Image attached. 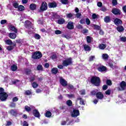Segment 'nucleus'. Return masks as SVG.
Here are the masks:
<instances>
[{"instance_id": "30", "label": "nucleus", "mask_w": 126, "mask_h": 126, "mask_svg": "<svg viewBox=\"0 0 126 126\" xmlns=\"http://www.w3.org/2000/svg\"><path fill=\"white\" fill-rule=\"evenodd\" d=\"M25 95L27 96H29V95H32V90H27L24 93Z\"/></svg>"}, {"instance_id": "8", "label": "nucleus", "mask_w": 126, "mask_h": 126, "mask_svg": "<svg viewBox=\"0 0 126 126\" xmlns=\"http://www.w3.org/2000/svg\"><path fill=\"white\" fill-rule=\"evenodd\" d=\"M32 23L30 21H26L25 22V27L27 29H31L32 28Z\"/></svg>"}, {"instance_id": "44", "label": "nucleus", "mask_w": 126, "mask_h": 126, "mask_svg": "<svg viewBox=\"0 0 126 126\" xmlns=\"http://www.w3.org/2000/svg\"><path fill=\"white\" fill-rule=\"evenodd\" d=\"M10 108H16V104L15 103L12 102L10 103V105H9Z\"/></svg>"}, {"instance_id": "18", "label": "nucleus", "mask_w": 126, "mask_h": 126, "mask_svg": "<svg viewBox=\"0 0 126 126\" xmlns=\"http://www.w3.org/2000/svg\"><path fill=\"white\" fill-rule=\"evenodd\" d=\"M120 87L121 88V90L122 91H124L126 89V83L125 81H123L121 83H120Z\"/></svg>"}, {"instance_id": "40", "label": "nucleus", "mask_w": 126, "mask_h": 126, "mask_svg": "<svg viewBox=\"0 0 126 126\" xmlns=\"http://www.w3.org/2000/svg\"><path fill=\"white\" fill-rule=\"evenodd\" d=\"M25 110H26V111L28 112V113H29V112H31V108L27 105H26L25 106Z\"/></svg>"}, {"instance_id": "20", "label": "nucleus", "mask_w": 126, "mask_h": 126, "mask_svg": "<svg viewBox=\"0 0 126 126\" xmlns=\"http://www.w3.org/2000/svg\"><path fill=\"white\" fill-rule=\"evenodd\" d=\"M116 30L117 31H118V32H124L125 28L123 26H119L116 28Z\"/></svg>"}, {"instance_id": "25", "label": "nucleus", "mask_w": 126, "mask_h": 126, "mask_svg": "<svg viewBox=\"0 0 126 126\" xmlns=\"http://www.w3.org/2000/svg\"><path fill=\"white\" fill-rule=\"evenodd\" d=\"M104 21L105 23H109L111 22V18L109 16H106L104 18Z\"/></svg>"}, {"instance_id": "23", "label": "nucleus", "mask_w": 126, "mask_h": 126, "mask_svg": "<svg viewBox=\"0 0 126 126\" xmlns=\"http://www.w3.org/2000/svg\"><path fill=\"white\" fill-rule=\"evenodd\" d=\"M65 20L63 18H60L57 21V23L58 24H60V25H62V24H63L65 23Z\"/></svg>"}, {"instance_id": "6", "label": "nucleus", "mask_w": 126, "mask_h": 126, "mask_svg": "<svg viewBox=\"0 0 126 126\" xmlns=\"http://www.w3.org/2000/svg\"><path fill=\"white\" fill-rule=\"evenodd\" d=\"M111 12L114 14V15H121L122 12L119 8H113L111 11Z\"/></svg>"}, {"instance_id": "52", "label": "nucleus", "mask_w": 126, "mask_h": 126, "mask_svg": "<svg viewBox=\"0 0 126 126\" xmlns=\"http://www.w3.org/2000/svg\"><path fill=\"white\" fill-rule=\"evenodd\" d=\"M95 59V56H92L89 58V62H93Z\"/></svg>"}, {"instance_id": "47", "label": "nucleus", "mask_w": 126, "mask_h": 126, "mask_svg": "<svg viewBox=\"0 0 126 126\" xmlns=\"http://www.w3.org/2000/svg\"><path fill=\"white\" fill-rule=\"evenodd\" d=\"M100 10L101 11H103V12H106V11L108 10V9H107V7H106L105 6H102L100 8Z\"/></svg>"}, {"instance_id": "38", "label": "nucleus", "mask_w": 126, "mask_h": 126, "mask_svg": "<svg viewBox=\"0 0 126 126\" xmlns=\"http://www.w3.org/2000/svg\"><path fill=\"white\" fill-rule=\"evenodd\" d=\"M34 38L36 40H40L41 39V36L38 33H35L34 35Z\"/></svg>"}, {"instance_id": "11", "label": "nucleus", "mask_w": 126, "mask_h": 126, "mask_svg": "<svg viewBox=\"0 0 126 126\" xmlns=\"http://www.w3.org/2000/svg\"><path fill=\"white\" fill-rule=\"evenodd\" d=\"M58 6V4L55 1L51 2L48 3L49 8H55Z\"/></svg>"}, {"instance_id": "14", "label": "nucleus", "mask_w": 126, "mask_h": 126, "mask_svg": "<svg viewBox=\"0 0 126 126\" xmlns=\"http://www.w3.org/2000/svg\"><path fill=\"white\" fill-rule=\"evenodd\" d=\"M96 97L97 99H99V100H102L103 98H104V94L102 92H97L96 94Z\"/></svg>"}, {"instance_id": "53", "label": "nucleus", "mask_w": 126, "mask_h": 126, "mask_svg": "<svg viewBox=\"0 0 126 126\" xmlns=\"http://www.w3.org/2000/svg\"><path fill=\"white\" fill-rule=\"evenodd\" d=\"M13 6L15 7V8H18V7L19 6L18 5V3L17 2H15L13 3Z\"/></svg>"}, {"instance_id": "7", "label": "nucleus", "mask_w": 126, "mask_h": 126, "mask_svg": "<svg viewBox=\"0 0 126 126\" xmlns=\"http://www.w3.org/2000/svg\"><path fill=\"white\" fill-rule=\"evenodd\" d=\"M66 28L69 30H72L74 29V25H73V23L72 21H69L66 26Z\"/></svg>"}, {"instance_id": "26", "label": "nucleus", "mask_w": 126, "mask_h": 126, "mask_svg": "<svg viewBox=\"0 0 126 126\" xmlns=\"http://www.w3.org/2000/svg\"><path fill=\"white\" fill-rule=\"evenodd\" d=\"M32 72L31 69L27 68L25 70V73L26 75H30Z\"/></svg>"}, {"instance_id": "42", "label": "nucleus", "mask_w": 126, "mask_h": 126, "mask_svg": "<svg viewBox=\"0 0 126 126\" xmlns=\"http://www.w3.org/2000/svg\"><path fill=\"white\" fill-rule=\"evenodd\" d=\"M63 4H68V0H60Z\"/></svg>"}, {"instance_id": "57", "label": "nucleus", "mask_w": 126, "mask_h": 126, "mask_svg": "<svg viewBox=\"0 0 126 126\" xmlns=\"http://www.w3.org/2000/svg\"><path fill=\"white\" fill-rule=\"evenodd\" d=\"M23 126H29V124H28V122H27V121H25L23 122Z\"/></svg>"}, {"instance_id": "56", "label": "nucleus", "mask_w": 126, "mask_h": 126, "mask_svg": "<svg viewBox=\"0 0 126 126\" xmlns=\"http://www.w3.org/2000/svg\"><path fill=\"white\" fill-rule=\"evenodd\" d=\"M67 97L69 98H75V95L74 94H67Z\"/></svg>"}, {"instance_id": "4", "label": "nucleus", "mask_w": 126, "mask_h": 126, "mask_svg": "<svg viewBox=\"0 0 126 126\" xmlns=\"http://www.w3.org/2000/svg\"><path fill=\"white\" fill-rule=\"evenodd\" d=\"M42 57H43V55L40 51H36L32 55V58L34 60H39V59H41Z\"/></svg>"}, {"instance_id": "28", "label": "nucleus", "mask_w": 126, "mask_h": 126, "mask_svg": "<svg viewBox=\"0 0 126 126\" xmlns=\"http://www.w3.org/2000/svg\"><path fill=\"white\" fill-rule=\"evenodd\" d=\"M73 15H74V14H72L71 13H68L66 14V18H70V19H74V17H73Z\"/></svg>"}, {"instance_id": "62", "label": "nucleus", "mask_w": 126, "mask_h": 126, "mask_svg": "<svg viewBox=\"0 0 126 126\" xmlns=\"http://www.w3.org/2000/svg\"><path fill=\"white\" fill-rule=\"evenodd\" d=\"M35 80V76H32L30 78V82H33Z\"/></svg>"}, {"instance_id": "3", "label": "nucleus", "mask_w": 126, "mask_h": 126, "mask_svg": "<svg viewBox=\"0 0 126 126\" xmlns=\"http://www.w3.org/2000/svg\"><path fill=\"white\" fill-rule=\"evenodd\" d=\"M72 64V59L71 58H69L66 60L63 61L62 65L63 66H68V65H71Z\"/></svg>"}, {"instance_id": "15", "label": "nucleus", "mask_w": 126, "mask_h": 126, "mask_svg": "<svg viewBox=\"0 0 126 126\" xmlns=\"http://www.w3.org/2000/svg\"><path fill=\"white\" fill-rule=\"evenodd\" d=\"M32 114L35 118H40V112L37 109L32 110Z\"/></svg>"}, {"instance_id": "49", "label": "nucleus", "mask_w": 126, "mask_h": 126, "mask_svg": "<svg viewBox=\"0 0 126 126\" xmlns=\"http://www.w3.org/2000/svg\"><path fill=\"white\" fill-rule=\"evenodd\" d=\"M86 23L87 24V25H90V24L91 23V22L90 21V20L89 18H87L85 20Z\"/></svg>"}, {"instance_id": "32", "label": "nucleus", "mask_w": 126, "mask_h": 126, "mask_svg": "<svg viewBox=\"0 0 126 126\" xmlns=\"http://www.w3.org/2000/svg\"><path fill=\"white\" fill-rule=\"evenodd\" d=\"M11 69L12 71H16V70H17V66L15 64H13L11 66Z\"/></svg>"}, {"instance_id": "43", "label": "nucleus", "mask_w": 126, "mask_h": 126, "mask_svg": "<svg viewBox=\"0 0 126 126\" xmlns=\"http://www.w3.org/2000/svg\"><path fill=\"white\" fill-rule=\"evenodd\" d=\"M102 58L104 60H108L109 59V55L107 54H103L102 55Z\"/></svg>"}, {"instance_id": "51", "label": "nucleus", "mask_w": 126, "mask_h": 126, "mask_svg": "<svg viewBox=\"0 0 126 126\" xmlns=\"http://www.w3.org/2000/svg\"><path fill=\"white\" fill-rule=\"evenodd\" d=\"M19 99L17 96H15L12 98V102L14 103V102H17Z\"/></svg>"}, {"instance_id": "19", "label": "nucleus", "mask_w": 126, "mask_h": 126, "mask_svg": "<svg viewBox=\"0 0 126 126\" xmlns=\"http://www.w3.org/2000/svg\"><path fill=\"white\" fill-rule=\"evenodd\" d=\"M31 10H36L37 9V5L35 3H32L30 5Z\"/></svg>"}, {"instance_id": "34", "label": "nucleus", "mask_w": 126, "mask_h": 126, "mask_svg": "<svg viewBox=\"0 0 126 126\" xmlns=\"http://www.w3.org/2000/svg\"><path fill=\"white\" fill-rule=\"evenodd\" d=\"M86 40L87 43H90L92 42V37H91L90 36H87Z\"/></svg>"}, {"instance_id": "33", "label": "nucleus", "mask_w": 126, "mask_h": 126, "mask_svg": "<svg viewBox=\"0 0 126 126\" xmlns=\"http://www.w3.org/2000/svg\"><path fill=\"white\" fill-rule=\"evenodd\" d=\"M5 42L7 45H13V42H12V41L10 39H7Z\"/></svg>"}, {"instance_id": "12", "label": "nucleus", "mask_w": 126, "mask_h": 126, "mask_svg": "<svg viewBox=\"0 0 126 126\" xmlns=\"http://www.w3.org/2000/svg\"><path fill=\"white\" fill-rule=\"evenodd\" d=\"M79 114V110L74 109L73 110V113L71 114V117H72V118H76V117H78Z\"/></svg>"}, {"instance_id": "22", "label": "nucleus", "mask_w": 126, "mask_h": 126, "mask_svg": "<svg viewBox=\"0 0 126 126\" xmlns=\"http://www.w3.org/2000/svg\"><path fill=\"white\" fill-rule=\"evenodd\" d=\"M9 37L10 39H14L17 37L16 33L13 32H10L9 34Z\"/></svg>"}, {"instance_id": "13", "label": "nucleus", "mask_w": 126, "mask_h": 126, "mask_svg": "<svg viewBox=\"0 0 126 126\" xmlns=\"http://www.w3.org/2000/svg\"><path fill=\"white\" fill-rule=\"evenodd\" d=\"M114 22L115 25H117V26L118 25H122V24H123V21L121 19L117 18L114 19Z\"/></svg>"}, {"instance_id": "10", "label": "nucleus", "mask_w": 126, "mask_h": 126, "mask_svg": "<svg viewBox=\"0 0 126 126\" xmlns=\"http://www.w3.org/2000/svg\"><path fill=\"white\" fill-rule=\"evenodd\" d=\"M97 70L100 72L107 71V67L104 65H100L97 67Z\"/></svg>"}, {"instance_id": "59", "label": "nucleus", "mask_w": 126, "mask_h": 126, "mask_svg": "<svg viewBox=\"0 0 126 126\" xmlns=\"http://www.w3.org/2000/svg\"><path fill=\"white\" fill-rule=\"evenodd\" d=\"M94 29L96 30H100V29L101 28L100 26L97 25H94Z\"/></svg>"}, {"instance_id": "54", "label": "nucleus", "mask_w": 126, "mask_h": 126, "mask_svg": "<svg viewBox=\"0 0 126 126\" xmlns=\"http://www.w3.org/2000/svg\"><path fill=\"white\" fill-rule=\"evenodd\" d=\"M55 33L56 35H60V34H62V31H61L60 30H56L55 32Z\"/></svg>"}, {"instance_id": "31", "label": "nucleus", "mask_w": 126, "mask_h": 126, "mask_svg": "<svg viewBox=\"0 0 126 126\" xmlns=\"http://www.w3.org/2000/svg\"><path fill=\"white\" fill-rule=\"evenodd\" d=\"M18 9L19 11H23L25 9V7L22 5H20L19 7H18Z\"/></svg>"}, {"instance_id": "55", "label": "nucleus", "mask_w": 126, "mask_h": 126, "mask_svg": "<svg viewBox=\"0 0 126 126\" xmlns=\"http://www.w3.org/2000/svg\"><path fill=\"white\" fill-rule=\"evenodd\" d=\"M91 95H92L93 96H96V94H97V92H96L95 91V90H93L91 92Z\"/></svg>"}, {"instance_id": "27", "label": "nucleus", "mask_w": 126, "mask_h": 126, "mask_svg": "<svg viewBox=\"0 0 126 126\" xmlns=\"http://www.w3.org/2000/svg\"><path fill=\"white\" fill-rule=\"evenodd\" d=\"M106 47H107V45L101 43L99 44L98 47H99V49H100V50H105Z\"/></svg>"}, {"instance_id": "58", "label": "nucleus", "mask_w": 126, "mask_h": 126, "mask_svg": "<svg viewBox=\"0 0 126 126\" xmlns=\"http://www.w3.org/2000/svg\"><path fill=\"white\" fill-rule=\"evenodd\" d=\"M80 24H85V19H81L80 20Z\"/></svg>"}, {"instance_id": "63", "label": "nucleus", "mask_w": 126, "mask_h": 126, "mask_svg": "<svg viewBox=\"0 0 126 126\" xmlns=\"http://www.w3.org/2000/svg\"><path fill=\"white\" fill-rule=\"evenodd\" d=\"M106 95H111V90H107L105 92Z\"/></svg>"}, {"instance_id": "37", "label": "nucleus", "mask_w": 126, "mask_h": 126, "mask_svg": "<svg viewBox=\"0 0 126 126\" xmlns=\"http://www.w3.org/2000/svg\"><path fill=\"white\" fill-rule=\"evenodd\" d=\"M45 116L46 117V118H50V117H51L52 116V112H51V111H47L46 114H45Z\"/></svg>"}, {"instance_id": "48", "label": "nucleus", "mask_w": 126, "mask_h": 126, "mask_svg": "<svg viewBox=\"0 0 126 126\" xmlns=\"http://www.w3.org/2000/svg\"><path fill=\"white\" fill-rule=\"evenodd\" d=\"M118 4V0H112V5L113 6H116Z\"/></svg>"}, {"instance_id": "16", "label": "nucleus", "mask_w": 126, "mask_h": 126, "mask_svg": "<svg viewBox=\"0 0 126 126\" xmlns=\"http://www.w3.org/2000/svg\"><path fill=\"white\" fill-rule=\"evenodd\" d=\"M9 29H10V31H12V32H14L15 33H17V29L14 27V26H13L12 25H10L8 26Z\"/></svg>"}, {"instance_id": "60", "label": "nucleus", "mask_w": 126, "mask_h": 126, "mask_svg": "<svg viewBox=\"0 0 126 126\" xmlns=\"http://www.w3.org/2000/svg\"><path fill=\"white\" fill-rule=\"evenodd\" d=\"M7 21L6 20H2L0 21V24L1 25H3V24H5L6 23H7Z\"/></svg>"}, {"instance_id": "35", "label": "nucleus", "mask_w": 126, "mask_h": 126, "mask_svg": "<svg viewBox=\"0 0 126 126\" xmlns=\"http://www.w3.org/2000/svg\"><path fill=\"white\" fill-rule=\"evenodd\" d=\"M13 49H14V47H13V46L12 45H9L8 46H7L6 47V50H7V51H12V50H13Z\"/></svg>"}, {"instance_id": "36", "label": "nucleus", "mask_w": 126, "mask_h": 126, "mask_svg": "<svg viewBox=\"0 0 126 126\" xmlns=\"http://www.w3.org/2000/svg\"><path fill=\"white\" fill-rule=\"evenodd\" d=\"M37 70H41L43 71V66L41 64H39L36 67Z\"/></svg>"}, {"instance_id": "46", "label": "nucleus", "mask_w": 126, "mask_h": 126, "mask_svg": "<svg viewBox=\"0 0 126 126\" xmlns=\"http://www.w3.org/2000/svg\"><path fill=\"white\" fill-rule=\"evenodd\" d=\"M106 84L108 86H111V85H112V81L110 79H107L106 80Z\"/></svg>"}, {"instance_id": "2", "label": "nucleus", "mask_w": 126, "mask_h": 126, "mask_svg": "<svg viewBox=\"0 0 126 126\" xmlns=\"http://www.w3.org/2000/svg\"><path fill=\"white\" fill-rule=\"evenodd\" d=\"M47 9H48V3L46 1H43L41 3L38 12H43V11H45Z\"/></svg>"}, {"instance_id": "17", "label": "nucleus", "mask_w": 126, "mask_h": 126, "mask_svg": "<svg viewBox=\"0 0 126 126\" xmlns=\"http://www.w3.org/2000/svg\"><path fill=\"white\" fill-rule=\"evenodd\" d=\"M53 14L52 15V18L54 20L55 19H60L61 18V16L58 14L57 13H52Z\"/></svg>"}, {"instance_id": "24", "label": "nucleus", "mask_w": 126, "mask_h": 126, "mask_svg": "<svg viewBox=\"0 0 126 126\" xmlns=\"http://www.w3.org/2000/svg\"><path fill=\"white\" fill-rule=\"evenodd\" d=\"M51 72L52 74H57V73H59V69L57 67H54L51 69Z\"/></svg>"}, {"instance_id": "5", "label": "nucleus", "mask_w": 126, "mask_h": 126, "mask_svg": "<svg viewBox=\"0 0 126 126\" xmlns=\"http://www.w3.org/2000/svg\"><path fill=\"white\" fill-rule=\"evenodd\" d=\"M8 98V94L6 93H0V100L1 102H4L7 100Z\"/></svg>"}, {"instance_id": "39", "label": "nucleus", "mask_w": 126, "mask_h": 126, "mask_svg": "<svg viewBox=\"0 0 126 126\" xmlns=\"http://www.w3.org/2000/svg\"><path fill=\"white\" fill-rule=\"evenodd\" d=\"M32 85L33 88H37V87H38V86H39V85L36 82H33L32 84Z\"/></svg>"}, {"instance_id": "21", "label": "nucleus", "mask_w": 126, "mask_h": 126, "mask_svg": "<svg viewBox=\"0 0 126 126\" xmlns=\"http://www.w3.org/2000/svg\"><path fill=\"white\" fill-rule=\"evenodd\" d=\"M9 114L14 116V117H16L17 116V111L16 110H14V109H11L9 112Z\"/></svg>"}, {"instance_id": "1", "label": "nucleus", "mask_w": 126, "mask_h": 126, "mask_svg": "<svg viewBox=\"0 0 126 126\" xmlns=\"http://www.w3.org/2000/svg\"><path fill=\"white\" fill-rule=\"evenodd\" d=\"M90 82L92 84H94V86L99 87L101 84V79L98 76H94L91 78Z\"/></svg>"}, {"instance_id": "64", "label": "nucleus", "mask_w": 126, "mask_h": 126, "mask_svg": "<svg viewBox=\"0 0 126 126\" xmlns=\"http://www.w3.org/2000/svg\"><path fill=\"white\" fill-rule=\"evenodd\" d=\"M6 123H7L6 124V126H11V125H12V123L10 121H7Z\"/></svg>"}, {"instance_id": "41", "label": "nucleus", "mask_w": 126, "mask_h": 126, "mask_svg": "<svg viewBox=\"0 0 126 126\" xmlns=\"http://www.w3.org/2000/svg\"><path fill=\"white\" fill-rule=\"evenodd\" d=\"M66 104L68 107H71L72 106V101L70 100H68L66 101Z\"/></svg>"}, {"instance_id": "29", "label": "nucleus", "mask_w": 126, "mask_h": 126, "mask_svg": "<svg viewBox=\"0 0 126 126\" xmlns=\"http://www.w3.org/2000/svg\"><path fill=\"white\" fill-rule=\"evenodd\" d=\"M84 49L85 50V51H91V47H90V46H89V45H84Z\"/></svg>"}, {"instance_id": "61", "label": "nucleus", "mask_w": 126, "mask_h": 126, "mask_svg": "<svg viewBox=\"0 0 126 126\" xmlns=\"http://www.w3.org/2000/svg\"><path fill=\"white\" fill-rule=\"evenodd\" d=\"M108 89V86L104 85L102 86V90H103V91H105V90H107Z\"/></svg>"}, {"instance_id": "9", "label": "nucleus", "mask_w": 126, "mask_h": 126, "mask_svg": "<svg viewBox=\"0 0 126 126\" xmlns=\"http://www.w3.org/2000/svg\"><path fill=\"white\" fill-rule=\"evenodd\" d=\"M60 83L63 87H65V86H67V81H66L63 78H60Z\"/></svg>"}, {"instance_id": "45", "label": "nucleus", "mask_w": 126, "mask_h": 126, "mask_svg": "<svg viewBox=\"0 0 126 126\" xmlns=\"http://www.w3.org/2000/svg\"><path fill=\"white\" fill-rule=\"evenodd\" d=\"M67 89H69V90L73 89L74 88V87H73V85H71V84H68L67 85Z\"/></svg>"}, {"instance_id": "50", "label": "nucleus", "mask_w": 126, "mask_h": 126, "mask_svg": "<svg viewBox=\"0 0 126 126\" xmlns=\"http://www.w3.org/2000/svg\"><path fill=\"white\" fill-rule=\"evenodd\" d=\"M120 41H121V42H126V36L121 37L120 38Z\"/></svg>"}]
</instances>
